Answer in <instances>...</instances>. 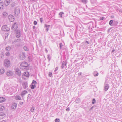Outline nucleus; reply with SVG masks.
<instances>
[{
  "mask_svg": "<svg viewBox=\"0 0 122 122\" xmlns=\"http://www.w3.org/2000/svg\"><path fill=\"white\" fill-rule=\"evenodd\" d=\"M29 66L28 64L26 62L24 61L21 64L20 67L21 69L27 70L29 69Z\"/></svg>",
  "mask_w": 122,
  "mask_h": 122,
  "instance_id": "f257e3e1",
  "label": "nucleus"
},
{
  "mask_svg": "<svg viewBox=\"0 0 122 122\" xmlns=\"http://www.w3.org/2000/svg\"><path fill=\"white\" fill-rule=\"evenodd\" d=\"M58 68L57 67H56L55 68V71H57L58 70Z\"/></svg>",
  "mask_w": 122,
  "mask_h": 122,
  "instance_id": "de8ad7c7",
  "label": "nucleus"
},
{
  "mask_svg": "<svg viewBox=\"0 0 122 122\" xmlns=\"http://www.w3.org/2000/svg\"><path fill=\"white\" fill-rule=\"evenodd\" d=\"M27 93V92L25 90L24 91L21 93V95L22 97H23Z\"/></svg>",
  "mask_w": 122,
  "mask_h": 122,
  "instance_id": "dca6fc26",
  "label": "nucleus"
},
{
  "mask_svg": "<svg viewBox=\"0 0 122 122\" xmlns=\"http://www.w3.org/2000/svg\"><path fill=\"white\" fill-rule=\"evenodd\" d=\"M20 59L21 60H23L25 58V54L23 52L21 53L20 55Z\"/></svg>",
  "mask_w": 122,
  "mask_h": 122,
  "instance_id": "39448f33",
  "label": "nucleus"
},
{
  "mask_svg": "<svg viewBox=\"0 0 122 122\" xmlns=\"http://www.w3.org/2000/svg\"><path fill=\"white\" fill-rule=\"evenodd\" d=\"M5 70L3 68H2L0 70V75L4 74L5 71Z\"/></svg>",
  "mask_w": 122,
  "mask_h": 122,
  "instance_id": "f3484780",
  "label": "nucleus"
},
{
  "mask_svg": "<svg viewBox=\"0 0 122 122\" xmlns=\"http://www.w3.org/2000/svg\"><path fill=\"white\" fill-rule=\"evenodd\" d=\"M82 74V73L81 72L80 73H79L78 74V75H81Z\"/></svg>",
  "mask_w": 122,
  "mask_h": 122,
  "instance_id": "5fc2aeb1",
  "label": "nucleus"
},
{
  "mask_svg": "<svg viewBox=\"0 0 122 122\" xmlns=\"http://www.w3.org/2000/svg\"><path fill=\"white\" fill-rule=\"evenodd\" d=\"M4 65L5 67L8 68L10 66V61L9 60L5 59L4 60Z\"/></svg>",
  "mask_w": 122,
  "mask_h": 122,
  "instance_id": "7ed1b4c3",
  "label": "nucleus"
},
{
  "mask_svg": "<svg viewBox=\"0 0 122 122\" xmlns=\"http://www.w3.org/2000/svg\"><path fill=\"white\" fill-rule=\"evenodd\" d=\"M114 50H113L112 51V52H113L114 51Z\"/></svg>",
  "mask_w": 122,
  "mask_h": 122,
  "instance_id": "338daca9",
  "label": "nucleus"
},
{
  "mask_svg": "<svg viewBox=\"0 0 122 122\" xmlns=\"http://www.w3.org/2000/svg\"><path fill=\"white\" fill-rule=\"evenodd\" d=\"M18 28L17 25L16 23H15L11 28V29L12 30L16 29Z\"/></svg>",
  "mask_w": 122,
  "mask_h": 122,
  "instance_id": "9b49d317",
  "label": "nucleus"
},
{
  "mask_svg": "<svg viewBox=\"0 0 122 122\" xmlns=\"http://www.w3.org/2000/svg\"><path fill=\"white\" fill-rule=\"evenodd\" d=\"M35 26H34L33 27V29H35Z\"/></svg>",
  "mask_w": 122,
  "mask_h": 122,
  "instance_id": "680f3d73",
  "label": "nucleus"
},
{
  "mask_svg": "<svg viewBox=\"0 0 122 122\" xmlns=\"http://www.w3.org/2000/svg\"><path fill=\"white\" fill-rule=\"evenodd\" d=\"M25 76L26 77H28L29 76V72H25L24 74Z\"/></svg>",
  "mask_w": 122,
  "mask_h": 122,
  "instance_id": "cd10ccee",
  "label": "nucleus"
},
{
  "mask_svg": "<svg viewBox=\"0 0 122 122\" xmlns=\"http://www.w3.org/2000/svg\"><path fill=\"white\" fill-rule=\"evenodd\" d=\"M93 74L95 76H97L98 75V72L96 71L94 72Z\"/></svg>",
  "mask_w": 122,
  "mask_h": 122,
  "instance_id": "b1692460",
  "label": "nucleus"
},
{
  "mask_svg": "<svg viewBox=\"0 0 122 122\" xmlns=\"http://www.w3.org/2000/svg\"><path fill=\"white\" fill-rule=\"evenodd\" d=\"M118 22L117 21H114L113 23V24L114 25H117L118 23Z\"/></svg>",
  "mask_w": 122,
  "mask_h": 122,
  "instance_id": "f704fd0d",
  "label": "nucleus"
},
{
  "mask_svg": "<svg viewBox=\"0 0 122 122\" xmlns=\"http://www.w3.org/2000/svg\"><path fill=\"white\" fill-rule=\"evenodd\" d=\"M14 12L15 15L16 16H18L20 13V9L19 7H16L15 8Z\"/></svg>",
  "mask_w": 122,
  "mask_h": 122,
  "instance_id": "f03ea898",
  "label": "nucleus"
},
{
  "mask_svg": "<svg viewBox=\"0 0 122 122\" xmlns=\"http://www.w3.org/2000/svg\"><path fill=\"white\" fill-rule=\"evenodd\" d=\"M84 4H85L87 2V1L86 0H80Z\"/></svg>",
  "mask_w": 122,
  "mask_h": 122,
  "instance_id": "473e14b6",
  "label": "nucleus"
},
{
  "mask_svg": "<svg viewBox=\"0 0 122 122\" xmlns=\"http://www.w3.org/2000/svg\"><path fill=\"white\" fill-rule=\"evenodd\" d=\"M109 86L108 84H106L104 86V90L106 91H107L108 89Z\"/></svg>",
  "mask_w": 122,
  "mask_h": 122,
  "instance_id": "a211bd4d",
  "label": "nucleus"
},
{
  "mask_svg": "<svg viewBox=\"0 0 122 122\" xmlns=\"http://www.w3.org/2000/svg\"><path fill=\"white\" fill-rule=\"evenodd\" d=\"M11 49V47L9 46H8L7 47L5 48V50L7 51H9Z\"/></svg>",
  "mask_w": 122,
  "mask_h": 122,
  "instance_id": "c756f323",
  "label": "nucleus"
},
{
  "mask_svg": "<svg viewBox=\"0 0 122 122\" xmlns=\"http://www.w3.org/2000/svg\"><path fill=\"white\" fill-rule=\"evenodd\" d=\"M63 14H64V13L62 12H61L59 13V15L61 17H62V15Z\"/></svg>",
  "mask_w": 122,
  "mask_h": 122,
  "instance_id": "c9c22d12",
  "label": "nucleus"
},
{
  "mask_svg": "<svg viewBox=\"0 0 122 122\" xmlns=\"http://www.w3.org/2000/svg\"><path fill=\"white\" fill-rule=\"evenodd\" d=\"M15 46L16 47H19L20 46V44L19 43L17 44H15Z\"/></svg>",
  "mask_w": 122,
  "mask_h": 122,
  "instance_id": "58836bf2",
  "label": "nucleus"
},
{
  "mask_svg": "<svg viewBox=\"0 0 122 122\" xmlns=\"http://www.w3.org/2000/svg\"><path fill=\"white\" fill-rule=\"evenodd\" d=\"M15 73L19 76L20 75V71L19 69L17 68H16L15 69Z\"/></svg>",
  "mask_w": 122,
  "mask_h": 122,
  "instance_id": "423d86ee",
  "label": "nucleus"
},
{
  "mask_svg": "<svg viewBox=\"0 0 122 122\" xmlns=\"http://www.w3.org/2000/svg\"><path fill=\"white\" fill-rule=\"evenodd\" d=\"M96 102V100L94 98L92 100V103L93 104H94Z\"/></svg>",
  "mask_w": 122,
  "mask_h": 122,
  "instance_id": "a19ab883",
  "label": "nucleus"
},
{
  "mask_svg": "<svg viewBox=\"0 0 122 122\" xmlns=\"http://www.w3.org/2000/svg\"><path fill=\"white\" fill-rule=\"evenodd\" d=\"M6 74L8 76H11L13 75V73L12 71H8Z\"/></svg>",
  "mask_w": 122,
  "mask_h": 122,
  "instance_id": "2eb2a0df",
  "label": "nucleus"
},
{
  "mask_svg": "<svg viewBox=\"0 0 122 122\" xmlns=\"http://www.w3.org/2000/svg\"><path fill=\"white\" fill-rule=\"evenodd\" d=\"M66 110L67 111H69L70 110V109L69 108H68L66 109Z\"/></svg>",
  "mask_w": 122,
  "mask_h": 122,
  "instance_id": "09e8293b",
  "label": "nucleus"
},
{
  "mask_svg": "<svg viewBox=\"0 0 122 122\" xmlns=\"http://www.w3.org/2000/svg\"><path fill=\"white\" fill-rule=\"evenodd\" d=\"M37 22L35 21L34 22V24L35 25H36L37 24Z\"/></svg>",
  "mask_w": 122,
  "mask_h": 122,
  "instance_id": "c03bdc74",
  "label": "nucleus"
},
{
  "mask_svg": "<svg viewBox=\"0 0 122 122\" xmlns=\"http://www.w3.org/2000/svg\"><path fill=\"white\" fill-rule=\"evenodd\" d=\"M35 107H32L31 109H30V111H31V112H34V111L35 110Z\"/></svg>",
  "mask_w": 122,
  "mask_h": 122,
  "instance_id": "2f4dec72",
  "label": "nucleus"
},
{
  "mask_svg": "<svg viewBox=\"0 0 122 122\" xmlns=\"http://www.w3.org/2000/svg\"><path fill=\"white\" fill-rule=\"evenodd\" d=\"M6 56H9L10 55V53L8 51H7L6 52Z\"/></svg>",
  "mask_w": 122,
  "mask_h": 122,
  "instance_id": "ea45409f",
  "label": "nucleus"
},
{
  "mask_svg": "<svg viewBox=\"0 0 122 122\" xmlns=\"http://www.w3.org/2000/svg\"><path fill=\"white\" fill-rule=\"evenodd\" d=\"M20 104H23V102H20Z\"/></svg>",
  "mask_w": 122,
  "mask_h": 122,
  "instance_id": "13d9d810",
  "label": "nucleus"
},
{
  "mask_svg": "<svg viewBox=\"0 0 122 122\" xmlns=\"http://www.w3.org/2000/svg\"><path fill=\"white\" fill-rule=\"evenodd\" d=\"M30 87L31 89H34L36 87V86L35 85H33V84H32L30 86Z\"/></svg>",
  "mask_w": 122,
  "mask_h": 122,
  "instance_id": "393cba45",
  "label": "nucleus"
},
{
  "mask_svg": "<svg viewBox=\"0 0 122 122\" xmlns=\"http://www.w3.org/2000/svg\"><path fill=\"white\" fill-rule=\"evenodd\" d=\"M22 85L23 86V88L25 89L27 88L28 87V83L26 82H23L22 83Z\"/></svg>",
  "mask_w": 122,
  "mask_h": 122,
  "instance_id": "1a4fd4ad",
  "label": "nucleus"
},
{
  "mask_svg": "<svg viewBox=\"0 0 122 122\" xmlns=\"http://www.w3.org/2000/svg\"><path fill=\"white\" fill-rule=\"evenodd\" d=\"M113 22L114 21L113 20H111L109 22V25L111 26L114 25L113 24Z\"/></svg>",
  "mask_w": 122,
  "mask_h": 122,
  "instance_id": "a878e982",
  "label": "nucleus"
},
{
  "mask_svg": "<svg viewBox=\"0 0 122 122\" xmlns=\"http://www.w3.org/2000/svg\"><path fill=\"white\" fill-rule=\"evenodd\" d=\"M95 107V106H93L92 107L90 108V109H89V110L90 111L93 108H94V107Z\"/></svg>",
  "mask_w": 122,
  "mask_h": 122,
  "instance_id": "a18cd8bd",
  "label": "nucleus"
},
{
  "mask_svg": "<svg viewBox=\"0 0 122 122\" xmlns=\"http://www.w3.org/2000/svg\"><path fill=\"white\" fill-rule=\"evenodd\" d=\"M40 20L41 22L42 23V22L43 20V18H41L40 19Z\"/></svg>",
  "mask_w": 122,
  "mask_h": 122,
  "instance_id": "49530a36",
  "label": "nucleus"
},
{
  "mask_svg": "<svg viewBox=\"0 0 122 122\" xmlns=\"http://www.w3.org/2000/svg\"><path fill=\"white\" fill-rule=\"evenodd\" d=\"M37 84V82L35 81L34 80H33L32 82V84H34V85H36Z\"/></svg>",
  "mask_w": 122,
  "mask_h": 122,
  "instance_id": "72a5a7b5",
  "label": "nucleus"
},
{
  "mask_svg": "<svg viewBox=\"0 0 122 122\" xmlns=\"http://www.w3.org/2000/svg\"><path fill=\"white\" fill-rule=\"evenodd\" d=\"M1 30L4 31H8L9 30L10 28L7 27V25H5L2 26L1 28Z\"/></svg>",
  "mask_w": 122,
  "mask_h": 122,
  "instance_id": "20e7f679",
  "label": "nucleus"
},
{
  "mask_svg": "<svg viewBox=\"0 0 122 122\" xmlns=\"http://www.w3.org/2000/svg\"><path fill=\"white\" fill-rule=\"evenodd\" d=\"M60 119L58 118H56L55 120V122H60Z\"/></svg>",
  "mask_w": 122,
  "mask_h": 122,
  "instance_id": "e433bc0d",
  "label": "nucleus"
},
{
  "mask_svg": "<svg viewBox=\"0 0 122 122\" xmlns=\"http://www.w3.org/2000/svg\"><path fill=\"white\" fill-rule=\"evenodd\" d=\"M49 76L50 77H51L52 76V74L51 72H50L49 74Z\"/></svg>",
  "mask_w": 122,
  "mask_h": 122,
  "instance_id": "79ce46f5",
  "label": "nucleus"
},
{
  "mask_svg": "<svg viewBox=\"0 0 122 122\" xmlns=\"http://www.w3.org/2000/svg\"><path fill=\"white\" fill-rule=\"evenodd\" d=\"M119 12H121L122 13V10H119Z\"/></svg>",
  "mask_w": 122,
  "mask_h": 122,
  "instance_id": "864d4df0",
  "label": "nucleus"
},
{
  "mask_svg": "<svg viewBox=\"0 0 122 122\" xmlns=\"http://www.w3.org/2000/svg\"><path fill=\"white\" fill-rule=\"evenodd\" d=\"M31 96V95L30 94H29L28 95V97L27 98H28L29 97L30 98V97Z\"/></svg>",
  "mask_w": 122,
  "mask_h": 122,
  "instance_id": "8fccbe9b",
  "label": "nucleus"
},
{
  "mask_svg": "<svg viewBox=\"0 0 122 122\" xmlns=\"http://www.w3.org/2000/svg\"><path fill=\"white\" fill-rule=\"evenodd\" d=\"M8 18L10 21H13L14 20V16L11 15H9L8 16Z\"/></svg>",
  "mask_w": 122,
  "mask_h": 122,
  "instance_id": "6e6552de",
  "label": "nucleus"
},
{
  "mask_svg": "<svg viewBox=\"0 0 122 122\" xmlns=\"http://www.w3.org/2000/svg\"><path fill=\"white\" fill-rule=\"evenodd\" d=\"M91 3L93 6H97V4L96 0H91Z\"/></svg>",
  "mask_w": 122,
  "mask_h": 122,
  "instance_id": "ddd939ff",
  "label": "nucleus"
},
{
  "mask_svg": "<svg viewBox=\"0 0 122 122\" xmlns=\"http://www.w3.org/2000/svg\"><path fill=\"white\" fill-rule=\"evenodd\" d=\"M5 98L0 97V102H5Z\"/></svg>",
  "mask_w": 122,
  "mask_h": 122,
  "instance_id": "aec40b11",
  "label": "nucleus"
},
{
  "mask_svg": "<svg viewBox=\"0 0 122 122\" xmlns=\"http://www.w3.org/2000/svg\"><path fill=\"white\" fill-rule=\"evenodd\" d=\"M41 40H39V42L40 43H41Z\"/></svg>",
  "mask_w": 122,
  "mask_h": 122,
  "instance_id": "0e129e2a",
  "label": "nucleus"
},
{
  "mask_svg": "<svg viewBox=\"0 0 122 122\" xmlns=\"http://www.w3.org/2000/svg\"><path fill=\"white\" fill-rule=\"evenodd\" d=\"M6 116L5 113L3 112H0V119H2Z\"/></svg>",
  "mask_w": 122,
  "mask_h": 122,
  "instance_id": "0eeeda50",
  "label": "nucleus"
},
{
  "mask_svg": "<svg viewBox=\"0 0 122 122\" xmlns=\"http://www.w3.org/2000/svg\"><path fill=\"white\" fill-rule=\"evenodd\" d=\"M4 6L3 3V2H0V9H3Z\"/></svg>",
  "mask_w": 122,
  "mask_h": 122,
  "instance_id": "412c9836",
  "label": "nucleus"
},
{
  "mask_svg": "<svg viewBox=\"0 0 122 122\" xmlns=\"http://www.w3.org/2000/svg\"><path fill=\"white\" fill-rule=\"evenodd\" d=\"M20 30H16V36L17 38H19L20 36Z\"/></svg>",
  "mask_w": 122,
  "mask_h": 122,
  "instance_id": "9d476101",
  "label": "nucleus"
},
{
  "mask_svg": "<svg viewBox=\"0 0 122 122\" xmlns=\"http://www.w3.org/2000/svg\"><path fill=\"white\" fill-rule=\"evenodd\" d=\"M45 51H46V53H47L48 51L47 50V49H46V48L45 49Z\"/></svg>",
  "mask_w": 122,
  "mask_h": 122,
  "instance_id": "603ef678",
  "label": "nucleus"
},
{
  "mask_svg": "<svg viewBox=\"0 0 122 122\" xmlns=\"http://www.w3.org/2000/svg\"><path fill=\"white\" fill-rule=\"evenodd\" d=\"M4 107L2 105H0V110L2 111L5 109Z\"/></svg>",
  "mask_w": 122,
  "mask_h": 122,
  "instance_id": "5701e85b",
  "label": "nucleus"
},
{
  "mask_svg": "<svg viewBox=\"0 0 122 122\" xmlns=\"http://www.w3.org/2000/svg\"><path fill=\"white\" fill-rule=\"evenodd\" d=\"M12 0H5V5L7 6L9 5L10 3Z\"/></svg>",
  "mask_w": 122,
  "mask_h": 122,
  "instance_id": "4468645a",
  "label": "nucleus"
},
{
  "mask_svg": "<svg viewBox=\"0 0 122 122\" xmlns=\"http://www.w3.org/2000/svg\"><path fill=\"white\" fill-rule=\"evenodd\" d=\"M17 106V105L16 104V103H14L13 104L12 107L13 109L15 110V109Z\"/></svg>",
  "mask_w": 122,
  "mask_h": 122,
  "instance_id": "4be33fe9",
  "label": "nucleus"
},
{
  "mask_svg": "<svg viewBox=\"0 0 122 122\" xmlns=\"http://www.w3.org/2000/svg\"><path fill=\"white\" fill-rule=\"evenodd\" d=\"M45 26L46 27L48 28V25H47L46 24L45 25Z\"/></svg>",
  "mask_w": 122,
  "mask_h": 122,
  "instance_id": "4d7b16f0",
  "label": "nucleus"
},
{
  "mask_svg": "<svg viewBox=\"0 0 122 122\" xmlns=\"http://www.w3.org/2000/svg\"><path fill=\"white\" fill-rule=\"evenodd\" d=\"M49 30V28H47L46 29V31H48Z\"/></svg>",
  "mask_w": 122,
  "mask_h": 122,
  "instance_id": "3c124183",
  "label": "nucleus"
},
{
  "mask_svg": "<svg viewBox=\"0 0 122 122\" xmlns=\"http://www.w3.org/2000/svg\"><path fill=\"white\" fill-rule=\"evenodd\" d=\"M15 98L17 100H21V97L19 96H16L15 97Z\"/></svg>",
  "mask_w": 122,
  "mask_h": 122,
  "instance_id": "bb28decb",
  "label": "nucleus"
},
{
  "mask_svg": "<svg viewBox=\"0 0 122 122\" xmlns=\"http://www.w3.org/2000/svg\"><path fill=\"white\" fill-rule=\"evenodd\" d=\"M4 53L3 52H2L1 53V55H3Z\"/></svg>",
  "mask_w": 122,
  "mask_h": 122,
  "instance_id": "052dcab7",
  "label": "nucleus"
},
{
  "mask_svg": "<svg viewBox=\"0 0 122 122\" xmlns=\"http://www.w3.org/2000/svg\"><path fill=\"white\" fill-rule=\"evenodd\" d=\"M49 56H50L49 55H48L47 58H48L49 59Z\"/></svg>",
  "mask_w": 122,
  "mask_h": 122,
  "instance_id": "bf43d9fd",
  "label": "nucleus"
},
{
  "mask_svg": "<svg viewBox=\"0 0 122 122\" xmlns=\"http://www.w3.org/2000/svg\"><path fill=\"white\" fill-rule=\"evenodd\" d=\"M23 49L25 51H28L29 50L28 48L26 46H24L23 47Z\"/></svg>",
  "mask_w": 122,
  "mask_h": 122,
  "instance_id": "7c9ffc66",
  "label": "nucleus"
},
{
  "mask_svg": "<svg viewBox=\"0 0 122 122\" xmlns=\"http://www.w3.org/2000/svg\"><path fill=\"white\" fill-rule=\"evenodd\" d=\"M85 42V43H87V44H88L89 43V42L87 41H86Z\"/></svg>",
  "mask_w": 122,
  "mask_h": 122,
  "instance_id": "6e6d98bb",
  "label": "nucleus"
},
{
  "mask_svg": "<svg viewBox=\"0 0 122 122\" xmlns=\"http://www.w3.org/2000/svg\"><path fill=\"white\" fill-rule=\"evenodd\" d=\"M80 99L79 98H78L76 99L75 101V102L77 103H78L80 102Z\"/></svg>",
  "mask_w": 122,
  "mask_h": 122,
  "instance_id": "c85d7f7f",
  "label": "nucleus"
},
{
  "mask_svg": "<svg viewBox=\"0 0 122 122\" xmlns=\"http://www.w3.org/2000/svg\"><path fill=\"white\" fill-rule=\"evenodd\" d=\"M1 57L2 58V56H1Z\"/></svg>",
  "mask_w": 122,
  "mask_h": 122,
  "instance_id": "774afa93",
  "label": "nucleus"
},
{
  "mask_svg": "<svg viewBox=\"0 0 122 122\" xmlns=\"http://www.w3.org/2000/svg\"><path fill=\"white\" fill-rule=\"evenodd\" d=\"M20 39H16L12 42V44H15L17 42H19L20 41Z\"/></svg>",
  "mask_w": 122,
  "mask_h": 122,
  "instance_id": "6ab92c4d",
  "label": "nucleus"
},
{
  "mask_svg": "<svg viewBox=\"0 0 122 122\" xmlns=\"http://www.w3.org/2000/svg\"><path fill=\"white\" fill-rule=\"evenodd\" d=\"M50 25H48V28H49V27H50Z\"/></svg>",
  "mask_w": 122,
  "mask_h": 122,
  "instance_id": "e2e57ef3",
  "label": "nucleus"
},
{
  "mask_svg": "<svg viewBox=\"0 0 122 122\" xmlns=\"http://www.w3.org/2000/svg\"><path fill=\"white\" fill-rule=\"evenodd\" d=\"M104 19V17H101L100 18V20H103Z\"/></svg>",
  "mask_w": 122,
  "mask_h": 122,
  "instance_id": "37998d69",
  "label": "nucleus"
},
{
  "mask_svg": "<svg viewBox=\"0 0 122 122\" xmlns=\"http://www.w3.org/2000/svg\"><path fill=\"white\" fill-rule=\"evenodd\" d=\"M2 122H5V121L3 120L2 121Z\"/></svg>",
  "mask_w": 122,
  "mask_h": 122,
  "instance_id": "69168bd1",
  "label": "nucleus"
},
{
  "mask_svg": "<svg viewBox=\"0 0 122 122\" xmlns=\"http://www.w3.org/2000/svg\"><path fill=\"white\" fill-rule=\"evenodd\" d=\"M67 63V61H63L62 62V65L61 66V67L62 69H63L64 67L66 66V65Z\"/></svg>",
  "mask_w": 122,
  "mask_h": 122,
  "instance_id": "f8f14e48",
  "label": "nucleus"
},
{
  "mask_svg": "<svg viewBox=\"0 0 122 122\" xmlns=\"http://www.w3.org/2000/svg\"><path fill=\"white\" fill-rule=\"evenodd\" d=\"M59 45L60 46V49H61L62 47L63 46V45L61 43L59 44Z\"/></svg>",
  "mask_w": 122,
  "mask_h": 122,
  "instance_id": "4c0bfd02",
  "label": "nucleus"
}]
</instances>
